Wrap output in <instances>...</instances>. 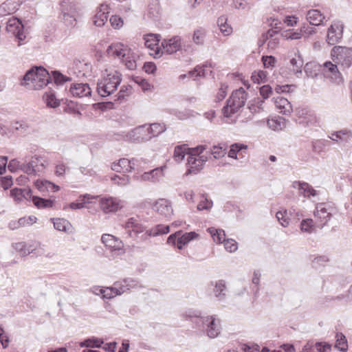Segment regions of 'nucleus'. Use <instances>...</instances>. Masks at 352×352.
<instances>
[{
    "instance_id": "23",
    "label": "nucleus",
    "mask_w": 352,
    "mask_h": 352,
    "mask_svg": "<svg viewBox=\"0 0 352 352\" xmlns=\"http://www.w3.org/2000/svg\"><path fill=\"white\" fill-rule=\"evenodd\" d=\"M324 16L318 10H311L307 12V20L312 25L318 26L322 23Z\"/></svg>"
},
{
    "instance_id": "3",
    "label": "nucleus",
    "mask_w": 352,
    "mask_h": 352,
    "mask_svg": "<svg viewBox=\"0 0 352 352\" xmlns=\"http://www.w3.org/2000/svg\"><path fill=\"white\" fill-rule=\"evenodd\" d=\"M166 130L164 124L153 123L146 128V125L140 126L129 133V138L138 142H146L156 137Z\"/></svg>"
},
{
    "instance_id": "37",
    "label": "nucleus",
    "mask_w": 352,
    "mask_h": 352,
    "mask_svg": "<svg viewBox=\"0 0 352 352\" xmlns=\"http://www.w3.org/2000/svg\"><path fill=\"white\" fill-rule=\"evenodd\" d=\"M252 80L254 83L261 84L266 81L267 72L260 70L258 72H254L251 76Z\"/></svg>"
},
{
    "instance_id": "31",
    "label": "nucleus",
    "mask_w": 352,
    "mask_h": 352,
    "mask_svg": "<svg viewBox=\"0 0 352 352\" xmlns=\"http://www.w3.org/2000/svg\"><path fill=\"white\" fill-rule=\"evenodd\" d=\"M170 231V228L168 226H164V225H157L155 228L148 230L146 232V234L148 236H158L160 234H167Z\"/></svg>"
},
{
    "instance_id": "53",
    "label": "nucleus",
    "mask_w": 352,
    "mask_h": 352,
    "mask_svg": "<svg viewBox=\"0 0 352 352\" xmlns=\"http://www.w3.org/2000/svg\"><path fill=\"white\" fill-rule=\"evenodd\" d=\"M315 348L318 352H330L331 350V345L326 342H316Z\"/></svg>"
},
{
    "instance_id": "24",
    "label": "nucleus",
    "mask_w": 352,
    "mask_h": 352,
    "mask_svg": "<svg viewBox=\"0 0 352 352\" xmlns=\"http://www.w3.org/2000/svg\"><path fill=\"white\" fill-rule=\"evenodd\" d=\"M43 100L47 107L50 108H56L60 104V100L56 98L55 92L52 90L45 93Z\"/></svg>"
},
{
    "instance_id": "30",
    "label": "nucleus",
    "mask_w": 352,
    "mask_h": 352,
    "mask_svg": "<svg viewBox=\"0 0 352 352\" xmlns=\"http://www.w3.org/2000/svg\"><path fill=\"white\" fill-rule=\"evenodd\" d=\"M226 292V287L223 280H219L216 282L214 293L219 300L224 298Z\"/></svg>"
},
{
    "instance_id": "33",
    "label": "nucleus",
    "mask_w": 352,
    "mask_h": 352,
    "mask_svg": "<svg viewBox=\"0 0 352 352\" xmlns=\"http://www.w3.org/2000/svg\"><path fill=\"white\" fill-rule=\"evenodd\" d=\"M206 31L202 28L194 31L192 41L196 45H201L204 43Z\"/></svg>"
},
{
    "instance_id": "26",
    "label": "nucleus",
    "mask_w": 352,
    "mask_h": 352,
    "mask_svg": "<svg viewBox=\"0 0 352 352\" xmlns=\"http://www.w3.org/2000/svg\"><path fill=\"white\" fill-rule=\"evenodd\" d=\"M324 67L329 72H331V78L338 84L342 82V77L340 72L338 71L337 65L331 62L324 63Z\"/></svg>"
},
{
    "instance_id": "39",
    "label": "nucleus",
    "mask_w": 352,
    "mask_h": 352,
    "mask_svg": "<svg viewBox=\"0 0 352 352\" xmlns=\"http://www.w3.org/2000/svg\"><path fill=\"white\" fill-rule=\"evenodd\" d=\"M137 218L131 217L128 219V220L125 222V223L122 226L125 229L124 234L126 235V237H132L133 236V230L134 228V225L136 221Z\"/></svg>"
},
{
    "instance_id": "22",
    "label": "nucleus",
    "mask_w": 352,
    "mask_h": 352,
    "mask_svg": "<svg viewBox=\"0 0 352 352\" xmlns=\"http://www.w3.org/2000/svg\"><path fill=\"white\" fill-rule=\"evenodd\" d=\"M274 102L280 113L289 115L292 111V106L287 99L283 97H277Z\"/></svg>"
},
{
    "instance_id": "38",
    "label": "nucleus",
    "mask_w": 352,
    "mask_h": 352,
    "mask_svg": "<svg viewBox=\"0 0 352 352\" xmlns=\"http://www.w3.org/2000/svg\"><path fill=\"white\" fill-rule=\"evenodd\" d=\"M158 37V35H154L152 34L147 35L146 37L144 38V44L146 47L151 50H154L155 47L157 45L160 41Z\"/></svg>"
},
{
    "instance_id": "42",
    "label": "nucleus",
    "mask_w": 352,
    "mask_h": 352,
    "mask_svg": "<svg viewBox=\"0 0 352 352\" xmlns=\"http://www.w3.org/2000/svg\"><path fill=\"white\" fill-rule=\"evenodd\" d=\"M113 289L115 290V295H120L129 290V287L122 280L115 283Z\"/></svg>"
},
{
    "instance_id": "8",
    "label": "nucleus",
    "mask_w": 352,
    "mask_h": 352,
    "mask_svg": "<svg viewBox=\"0 0 352 352\" xmlns=\"http://www.w3.org/2000/svg\"><path fill=\"white\" fill-rule=\"evenodd\" d=\"M23 25L19 19L12 17L7 22L6 30L12 33L19 41V46L21 45V41H24L26 36L23 32Z\"/></svg>"
},
{
    "instance_id": "15",
    "label": "nucleus",
    "mask_w": 352,
    "mask_h": 352,
    "mask_svg": "<svg viewBox=\"0 0 352 352\" xmlns=\"http://www.w3.org/2000/svg\"><path fill=\"white\" fill-rule=\"evenodd\" d=\"M109 8L107 5L101 4L97 9L96 14L92 18L94 25L97 27L103 26L108 20Z\"/></svg>"
},
{
    "instance_id": "32",
    "label": "nucleus",
    "mask_w": 352,
    "mask_h": 352,
    "mask_svg": "<svg viewBox=\"0 0 352 352\" xmlns=\"http://www.w3.org/2000/svg\"><path fill=\"white\" fill-rule=\"evenodd\" d=\"M30 162V166H32L34 169H36V173L41 172L44 169L45 160L43 157L35 156L32 158Z\"/></svg>"
},
{
    "instance_id": "60",
    "label": "nucleus",
    "mask_w": 352,
    "mask_h": 352,
    "mask_svg": "<svg viewBox=\"0 0 352 352\" xmlns=\"http://www.w3.org/2000/svg\"><path fill=\"white\" fill-rule=\"evenodd\" d=\"M206 149V145H199L195 148H189V152L188 154H193L195 155H199Z\"/></svg>"
},
{
    "instance_id": "17",
    "label": "nucleus",
    "mask_w": 352,
    "mask_h": 352,
    "mask_svg": "<svg viewBox=\"0 0 352 352\" xmlns=\"http://www.w3.org/2000/svg\"><path fill=\"white\" fill-rule=\"evenodd\" d=\"M187 159V170L186 175L194 174L196 175L203 168L204 166L201 163H199V160L197 159V155L193 154H188Z\"/></svg>"
},
{
    "instance_id": "18",
    "label": "nucleus",
    "mask_w": 352,
    "mask_h": 352,
    "mask_svg": "<svg viewBox=\"0 0 352 352\" xmlns=\"http://www.w3.org/2000/svg\"><path fill=\"white\" fill-rule=\"evenodd\" d=\"M102 242L111 250H120L123 247L122 241L109 234H104L101 237Z\"/></svg>"
},
{
    "instance_id": "9",
    "label": "nucleus",
    "mask_w": 352,
    "mask_h": 352,
    "mask_svg": "<svg viewBox=\"0 0 352 352\" xmlns=\"http://www.w3.org/2000/svg\"><path fill=\"white\" fill-rule=\"evenodd\" d=\"M349 51L346 47L342 46H334L331 51V54L336 56L337 63L344 68H349L352 65V56L348 54Z\"/></svg>"
},
{
    "instance_id": "56",
    "label": "nucleus",
    "mask_w": 352,
    "mask_h": 352,
    "mask_svg": "<svg viewBox=\"0 0 352 352\" xmlns=\"http://www.w3.org/2000/svg\"><path fill=\"white\" fill-rule=\"evenodd\" d=\"M262 61H263L264 67L265 68H270V67H274L275 62H276V59L272 56H263L262 57Z\"/></svg>"
},
{
    "instance_id": "35",
    "label": "nucleus",
    "mask_w": 352,
    "mask_h": 352,
    "mask_svg": "<svg viewBox=\"0 0 352 352\" xmlns=\"http://www.w3.org/2000/svg\"><path fill=\"white\" fill-rule=\"evenodd\" d=\"M103 344L102 340L98 338H89L80 343L81 347H96L100 348Z\"/></svg>"
},
{
    "instance_id": "27",
    "label": "nucleus",
    "mask_w": 352,
    "mask_h": 352,
    "mask_svg": "<svg viewBox=\"0 0 352 352\" xmlns=\"http://www.w3.org/2000/svg\"><path fill=\"white\" fill-rule=\"evenodd\" d=\"M198 234L195 232H187L177 237V247L178 249H182L183 246L194 239H196Z\"/></svg>"
},
{
    "instance_id": "28",
    "label": "nucleus",
    "mask_w": 352,
    "mask_h": 352,
    "mask_svg": "<svg viewBox=\"0 0 352 352\" xmlns=\"http://www.w3.org/2000/svg\"><path fill=\"white\" fill-rule=\"evenodd\" d=\"M189 152V148L186 144L178 145L175 146L173 157L177 162H182L186 154Z\"/></svg>"
},
{
    "instance_id": "64",
    "label": "nucleus",
    "mask_w": 352,
    "mask_h": 352,
    "mask_svg": "<svg viewBox=\"0 0 352 352\" xmlns=\"http://www.w3.org/2000/svg\"><path fill=\"white\" fill-rule=\"evenodd\" d=\"M13 127L15 130L21 131L22 132H26L29 129L28 124L24 122H16L14 124Z\"/></svg>"
},
{
    "instance_id": "29",
    "label": "nucleus",
    "mask_w": 352,
    "mask_h": 352,
    "mask_svg": "<svg viewBox=\"0 0 352 352\" xmlns=\"http://www.w3.org/2000/svg\"><path fill=\"white\" fill-rule=\"evenodd\" d=\"M34 205L38 208H52L54 205V201L52 199H43L38 196L32 197Z\"/></svg>"
},
{
    "instance_id": "52",
    "label": "nucleus",
    "mask_w": 352,
    "mask_h": 352,
    "mask_svg": "<svg viewBox=\"0 0 352 352\" xmlns=\"http://www.w3.org/2000/svg\"><path fill=\"white\" fill-rule=\"evenodd\" d=\"M213 240L219 243H224L227 240L226 239V234L224 230L219 229L216 230V234L213 235Z\"/></svg>"
},
{
    "instance_id": "13",
    "label": "nucleus",
    "mask_w": 352,
    "mask_h": 352,
    "mask_svg": "<svg viewBox=\"0 0 352 352\" xmlns=\"http://www.w3.org/2000/svg\"><path fill=\"white\" fill-rule=\"evenodd\" d=\"M153 209L164 217H169L173 214V209L170 202L165 199L157 200L154 204Z\"/></svg>"
},
{
    "instance_id": "40",
    "label": "nucleus",
    "mask_w": 352,
    "mask_h": 352,
    "mask_svg": "<svg viewBox=\"0 0 352 352\" xmlns=\"http://www.w3.org/2000/svg\"><path fill=\"white\" fill-rule=\"evenodd\" d=\"M342 135H346L349 138H352V132L348 129H342L338 131H336L331 133V136H329L333 141L338 142V140H342Z\"/></svg>"
},
{
    "instance_id": "43",
    "label": "nucleus",
    "mask_w": 352,
    "mask_h": 352,
    "mask_svg": "<svg viewBox=\"0 0 352 352\" xmlns=\"http://www.w3.org/2000/svg\"><path fill=\"white\" fill-rule=\"evenodd\" d=\"M290 63L292 65V70L295 73H301L302 67L303 65L302 60L298 57V58H293L290 60Z\"/></svg>"
},
{
    "instance_id": "48",
    "label": "nucleus",
    "mask_w": 352,
    "mask_h": 352,
    "mask_svg": "<svg viewBox=\"0 0 352 352\" xmlns=\"http://www.w3.org/2000/svg\"><path fill=\"white\" fill-rule=\"evenodd\" d=\"M241 349L243 352H261L260 351V346L256 344H241Z\"/></svg>"
},
{
    "instance_id": "49",
    "label": "nucleus",
    "mask_w": 352,
    "mask_h": 352,
    "mask_svg": "<svg viewBox=\"0 0 352 352\" xmlns=\"http://www.w3.org/2000/svg\"><path fill=\"white\" fill-rule=\"evenodd\" d=\"M134 81L135 83L138 84L142 87L143 91H145L151 90V85L148 82V81L146 79L137 76L134 78Z\"/></svg>"
},
{
    "instance_id": "50",
    "label": "nucleus",
    "mask_w": 352,
    "mask_h": 352,
    "mask_svg": "<svg viewBox=\"0 0 352 352\" xmlns=\"http://www.w3.org/2000/svg\"><path fill=\"white\" fill-rule=\"evenodd\" d=\"M313 220L311 219H307L302 221L300 223L301 230L307 232H311L313 227Z\"/></svg>"
},
{
    "instance_id": "45",
    "label": "nucleus",
    "mask_w": 352,
    "mask_h": 352,
    "mask_svg": "<svg viewBox=\"0 0 352 352\" xmlns=\"http://www.w3.org/2000/svg\"><path fill=\"white\" fill-rule=\"evenodd\" d=\"M37 218L34 216H30L28 217H22L20 218L18 221L17 224L19 226H31L36 222Z\"/></svg>"
},
{
    "instance_id": "47",
    "label": "nucleus",
    "mask_w": 352,
    "mask_h": 352,
    "mask_svg": "<svg viewBox=\"0 0 352 352\" xmlns=\"http://www.w3.org/2000/svg\"><path fill=\"white\" fill-rule=\"evenodd\" d=\"M276 217L278 221L283 227H287L289 225V219L287 217V211H278L276 212Z\"/></svg>"
},
{
    "instance_id": "4",
    "label": "nucleus",
    "mask_w": 352,
    "mask_h": 352,
    "mask_svg": "<svg viewBox=\"0 0 352 352\" xmlns=\"http://www.w3.org/2000/svg\"><path fill=\"white\" fill-rule=\"evenodd\" d=\"M247 99L248 93L243 87L233 91L226 105L222 109L223 116L230 118L238 112L245 105Z\"/></svg>"
},
{
    "instance_id": "55",
    "label": "nucleus",
    "mask_w": 352,
    "mask_h": 352,
    "mask_svg": "<svg viewBox=\"0 0 352 352\" xmlns=\"http://www.w3.org/2000/svg\"><path fill=\"white\" fill-rule=\"evenodd\" d=\"M261 273L258 271H254L253 274L252 278V283L255 285L254 287H252V291L256 294L258 292V284L260 281Z\"/></svg>"
},
{
    "instance_id": "41",
    "label": "nucleus",
    "mask_w": 352,
    "mask_h": 352,
    "mask_svg": "<svg viewBox=\"0 0 352 352\" xmlns=\"http://www.w3.org/2000/svg\"><path fill=\"white\" fill-rule=\"evenodd\" d=\"M111 180L113 181L115 184L120 186H126L130 183V177L127 175H115L111 177Z\"/></svg>"
},
{
    "instance_id": "6",
    "label": "nucleus",
    "mask_w": 352,
    "mask_h": 352,
    "mask_svg": "<svg viewBox=\"0 0 352 352\" xmlns=\"http://www.w3.org/2000/svg\"><path fill=\"white\" fill-rule=\"evenodd\" d=\"M344 24L338 21H334L328 28L327 35V42L330 45H336L339 43L343 36Z\"/></svg>"
},
{
    "instance_id": "21",
    "label": "nucleus",
    "mask_w": 352,
    "mask_h": 352,
    "mask_svg": "<svg viewBox=\"0 0 352 352\" xmlns=\"http://www.w3.org/2000/svg\"><path fill=\"white\" fill-rule=\"evenodd\" d=\"M51 221L56 230L67 233L72 232V226L68 220L63 218H52Z\"/></svg>"
},
{
    "instance_id": "10",
    "label": "nucleus",
    "mask_w": 352,
    "mask_h": 352,
    "mask_svg": "<svg viewBox=\"0 0 352 352\" xmlns=\"http://www.w3.org/2000/svg\"><path fill=\"white\" fill-rule=\"evenodd\" d=\"M330 207L327 204H318L314 211V217L319 220L318 226L321 228L327 224L331 217Z\"/></svg>"
},
{
    "instance_id": "58",
    "label": "nucleus",
    "mask_w": 352,
    "mask_h": 352,
    "mask_svg": "<svg viewBox=\"0 0 352 352\" xmlns=\"http://www.w3.org/2000/svg\"><path fill=\"white\" fill-rule=\"evenodd\" d=\"M1 186L5 189L9 188L12 185V177L11 176H6L0 178Z\"/></svg>"
},
{
    "instance_id": "54",
    "label": "nucleus",
    "mask_w": 352,
    "mask_h": 352,
    "mask_svg": "<svg viewBox=\"0 0 352 352\" xmlns=\"http://www.w3.org/2000/svg\"><path fill=\"white\" fill-rule=\"evenodd\" d=\"M25 244L24 243H17L14 245L15 250L21 252L23 255L30 254L33 252V250L30 249V247L28 250L25 248Z\"/></svg>"
},
{
    "instance_id": "36",
    "label": "nucleus",
    "mask_w": 352,
    "mask_h": 352,
    "mask_svg": "<svg viewBox=\"0 0 352 352\" xmlns=\"http://www.w3.org/2000/svg\"><path fill=\"white\" fill-rule=\"evenodd\" d=\"M336 343L335 346L340 349L341 351L346 352L347 350L348 344L345 336L342 333L336 334Z\"/></svg>"
},
{
    "instance_id": "59",
    "label": "nucleus",
    "mask_w": 352,
    "mask_h": 352,
    "mask_svg": "<svg viewBox=\"0 0 352 352\" xmlns=\"http://www.w3.org/2000/svg\"><path fill=\"white\" fill-rule=\"evenodd\" d=\"M22 164L20 163L17 160L14 159L10 160L8 164V169L10 171L14 173L19 169H21Z\"/></svg>"
},
{
    "instance_id": "61",
    "label": "nucleus",
    "mask_w": 352,
    "mask_h": 352,
    "mask_svg": "<svg viewBox=\"0 0 352 352\" xmlns=\"http://www.w3.org/2000/svg\"><path fill=\"white\" fill-rule=\"evenodd\" d=\"M272 92V89L270 85H263L260 88V94L264 99L268 98Z\"/></svg>"
},
{
    "instance_id": "51",
    "label": "nucleus",
    "mask_w": 352,
    "mask_h": 352,
    "mask_svg": "<svg viewBox=\"0 0 352 352\" xmlns=\"http://www.w3.org/2000/svg\"><path fill=\"white\" fill-rule=\"evenodd\" d=\"M224 247L226 250L230 252H234L238 248L237 243L231 239H228L225 241Z\"/></svg>"
},
{
    "instance_id": "11",
    "label": "nucleus",
    "mask_w": 352,
    "mask_h": 352,
    "mask_svg": "<svg viewBox=\"0 0 352 352\" xmlns=\"http://www.w3.org/2000/svg\"><path fill=\"white\" fill-rule=\"evenodd\" d=\"M130 50L121 43H115L110 45L107 49V54L110 57L118 58L124 60V58L129 54Z\"/></svg>"
},
{
    "instance_id": "57",
    "label": "nucleus",
    "mask_w": 352,
    "mask_h": 352,
    "mask_svg": "<svg viewBox=\"0 0 352 352\" xmlns=\"http://www.w3.org/2000/svg\"><path fill=\"white\" fill-rule=\"evenodd\" d=\"M46 183H48V181H39L37 180L35 182V186L36 188L41 192H49V188Z\"/></svg>"
},
{
    "instance_id": "19",
    "label": "nucleus",
    "mask_w": 352,
    "mask_h": 352,
    "mask_svg": "<svg viewBox=\"0 0 352 352\" xmlns=\"http://www.w3.org/2000/svg\"><path fill=\"white\" fill-rule=\"evenodd\" d=\"M133 162H131V160L126 158H121L118 162H113L112 164V170L120 173L122 170L127 173H131L133 170Z\"/></svg>"
},
{
    "instance_id": "2",
    "label": "nucleus",
    "mask_w": 352,
    "mask_h": 352,
    "mask_svg": "<svg viewBox=\"0 0 352 352\" xmlns=\"http://www.w3.org/2000/svg\"><path fill=\"white\" fill-rule=\"evenodd\" d=\"M184 316L186 318H200L202 327L210 338H217L221 332V321L215 315L201 317L199 311H189L184 314Z\"/></svg>"
},
{
    "instance_id": "16",
    "label": "nucleus",
    "mask_w": 352,
    "mask_h": 352,
    "mask_svg": "<svg viewBox=\"0 0 352 352\" xmlns=\"http://www.w3.org/2000/svg\"><path fill=\"white\" fill-rule=\"evenodd\" d=\"M70 93L73 96L84 97L91 96V90L89 85L87 83H75L72 84L69 89Z\"/></svg>"
},
{
    "instance_id": "34",
    "label": "nucleus",
    "mask_w": 352,
    "mask_h": 352,
    "mask_svg": "<svg viewBox=\"0 0 352 352\" xmlns=\"http://www.w3.org/2000/svg\"><path fill=\"white\" fill-rule=\"evenodd\" d=\"M52 76L56 85H63L65 82L72 80V78L63 75L57 70L52 72Z\"/></svg>"
},
{
    "instance_id": "63",
    "label": "nucleus",
    "mask_w": 352,
    "mask_h": 352,
    "mask_svg": "<svg viewBox=\"0 0 352 352\" xmlns=\"http://www.w3.org/2000/svg\"><path fill=\"white\" fill-rule=\"evenodd\" d=\"M212 206V202L208 201V199L206 197L204 198V201H201L198 205H197V210H208L210 209Z\"/></svg>"
},
{
    "instance_id": "12",
    "label": "nucleus",
    "mask_w": 352,
    "mask_h": 352,
    "mask_svg": "<svg viewBox=\"0 0 352 352\" xmlns=\"http://www.w3.org/2000/svg\"><path fill=\"white\" fill-rule=\"evenodd\" d=\"M162 45L166 54H174L182 50V38L179 36H175L171 38L164 39L162 43Z\"/></svg>"
},
{
    "instance_id": "1",
    "label": "nucleus",
    "mask_w": 352,
    "mask_h": 352,
    "mask_svg": "<svg viewBox=\"0 0 352 352\" xmlns=\"http://www.w3.org/2000/svg\"><path fill=\"white\" fill-rule=\"evenodd\" d=\"M50 76L42 67H34L29 69L23 77L22 85H30L34 89H40L50 82Z\"/></svg>"
},
{
    "instance_id": "14",
    "label": "nucleus",
    "mask_w": 352,
    "mask_h": 352,
    "mask_svg": "<svg viewBox=\"0 0 352 352\" xmlns=\"http://www.w3.org/2000/svg\"><path fill=\"white\" fill-rule=\"evenodd\" d=\"M101 209L105 213L114 212L121 208L120 201L113 197H104L100 201Z\"/></svg>"
},
{
    "instance_id": "7",
    "label": "nucleus",
    "mask_w": 352,
    "mask_h": 352,
    "mask_svg": "<svg viewBox=\"0 0 352 352\" xmlns=\"http://www.w3.org/2000/svg\"><path fill=\"white\" fill-rule=\"evenodd\" d=\"M63 20L69 28H74L76 25L77 10L74 3L63 2L62 5Z\"/></svg>"
},
{
    "instance_id": "62",
    "label": "nucleus",
    "mask_w": 352,
    "mask_h": 352,
    "mask_svg": "<svg viewBox=\"0 0 352 352\" xmlns=\"http://www.w3.org/2000/svg\"><path fill=\"white\" fill-rule=\"evenodd\" d=\"M129 55V54L124 58V60H122L129 69H135L136 68V62L133 59H131Z\"/></svg>"
},
{
    "instance_id": "46",
    "label": "nucleus",
    "mask_w": 352,
    "mask_h": 352,
    "mask_svg": "<svg viewBox=\"0 0 352 352\" xmlns=\"http://www.w3.org/2000/svg\"><path fill=\"white\" fill-rule=\"evenodd\" d=\"M109 21L111 26L114 29H120L124 25L122 19L118 15H112L109 19Z\"/></svg>"
},
{
    "instance_id": "5",
    "label": "nucleus",
    "mask_w": 352,
    "mask_h": 352,
    "mask_svg": "<svg viewBox=\"0 0 352 352\" xmlns=\"http://www.w3.org/2000/svg\"><path fill=\"white\" fill-rule=\"evenodd\" d=\"M122 81L120 74L115 71L113 73L107 74L99 79L97 82V92L102 97H107L117 90Z\"/></svg>"
},
{
    "instance_id": "44",
    "label": "nucleus",
    "mask_w": 352,
    "mask_h": 352,
    "mask_svg": "<svg viewBox=\"0 0 352 352\" xmlns=\"http://www.w3.org/2000/svg\"><path fill=\"white\" fill-rule=\"evenodd\" d=\"M232 6L238 10H250L251 5L246 0H232Z\"/></svg>"
},
{
    "instance_id": "20",
    "label": "nucleus",
    "mask_w": 352,
    "mask_h": 352,
    "mask_svg": "<svg viewBox=\"0 0 352 352\" xmlns=\"http://www.w3.org/2000/svg\"><path fill=\"white\" fill-rule=\"evenodd\" d=\"M294 188H298L299 193L305 197H310L317 195L316 190L307 182H294L292 184Z\"/></svg>"
},
{
    "instance_id": "25",
    "label": "nucleus",
    "mask_w": 352,
    "mask_h": 352,
    "mask_svg": "<svg viewBox=\"0 0 352 352\" xmlns=\"http://www.w3.org/2000/svg\"><path fill=\"white\" fill-rule=\"evenodd\" d=\"M270 129L274 131H281L286 126V120L282 117H277L267 120Z\"/></svg>"
}]
</instances>
